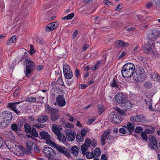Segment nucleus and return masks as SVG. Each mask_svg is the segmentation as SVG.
I'll list each match as a JSON object with an SVG mask.
<instances>
[{"label": "nucleus", "mask_w": 160, "mask_h": 160, "mask_svg": "<svg viewBox=\"0 0 160 160\" xmlns=\"http://www.w3.org/2000/svg\"><path fill=\"white\" fill-rule=\"evenodd\" d=\"M152 5V4L151 2H149L147 4L145 5L146 7L148 8H150Z\"/></svg>", "instance_id": "63"}, {"label": "nucleus", "mask_w": 160, "mask_h": 160, "mask_svg": "<svg viewBox=\"0 0 160 160\" xmlns=\"http://www.w3.org/2000/svg\"><path fill=\"white\" fill-rule=\"evenodd\" d=\"M115 109L119 113L123 116H126V114L125 112L122 110L120 109L119 108L116 107L115 108Z\"/></svg>", "instance_id": "41"}, {"label": "nucleus", "mask_w": 160, "mask_h": 160, "mask_svg": "<svg viewBox=\"0 0 160 160\" xmlns=\"http://www.w3.org/2000/svg\"><path fill=\"white\" fill-rule=\"evenodd\" d=\"M150 141L151 143L154 146L157 147L158 145V143L156 139L154 137L152 136L150 138Z\"/></svg>", "instance_id": "35"}, {"label": "nucleus", "mask_w": 160, "mask_h": 160, "mask_svg": "<svg viewBox=\"0 0 160 160\" xmlns=\"http://www.w3.org/2000/svg\"><path fill=\"white\" fill-rule=\"evenodd\" d=\"M155 44L152 42L145 44L142 46L143 52L146 53L153 54L154 52L153 50L154 48Z\"/></svg>", "instance_id": "6"}, {"label": "nucleus", "mask_w": 160, "mask_h": 160, "mask_svg": "<svg viewBox=\"0 0 160 160\" xmlns=\"http://www.w3.org/2000/svg\"><path fill=\"white\" fill-rule=\"evenodd\" d=\"M16 37L13 36L10 38L7 41L6 44L8 45H11L13 43H15L16 41Z\"/></svg>", "instance_id": "29"}, {"label": "nucleus", "mask_w": 160, "mask_h": 160, "mask_svg": "<svg viewBox=\"0 0 160 160\" xmlns=\"http://www.w3.org/2000/svg\"><path fill=\"white\" fill-rule=\"evenodd\" d=\"M30 48L29 50V53L31 55H32L35 53L36 50L34 49L32 45L30 44Z\"/></svg>", "instance_id": "48"}, {"label": "nucleus", "mask_w": 160, "mask_h": 160, "mask_svg": "<svg viewBox=\"0 0 160 160\" xmlns=\"http://www.w3.org/2000/svg\"><path fill=\"white\" fill-rule=\"evenodd\" d=\"M23 102V101H22L20 102H17L14 103L10 102L8 103V107L9 108H12V109L16 108L18 104H19Z\"/></svg>", "instance_id": "32"}, {"label": "nucleus", "mask_w": 160, "mask_h": 160, "mask_svg": "<svg viewBox=\"0 0 160 160\" xmlns=\"http://www.w3.org/2000/svg\"><path fill=\"white\" fill-rule=\"evenodd\" d=\"M65 126L66 128H72L74 127V125L72 123L66 122L65 123Z\"/></svg>", "instance_id": "46"}, {"label": "nucleus", "mask_w": 160, "mask_h": 160, "mask_svg": "<svg viewBox=\"0 0 160 160\" xmlns=\"http://www.w3.org/2000/svg\"><path fill=\"white\" fill-rule=\"evenodd\" d=\"M122 8V4H119L116 7V10L119 11Z\"/></svg>", "instance_id": "58"}, {"label": "nucleus", "mask_w": 160, "mask_h": 160, "mask_svg": "<svg viewBox=\"0 0 160 160\" xmlns=\"http://www.w3.org/2000/svg\"><path fill=\"white\" fill-rule=\"evenodd\" d=\"M101 154V151L100 149L98 148H96L94 151V154L96 156H99Z\"/></svg>", "instance_id": "42"}, {"label": "nucleus", "mask_w": 160, "mask_h": 160, "mask_svg": "<svg viewBox=\"0 0 160 160\" xmlns=\"http://www.w3.org/2000/svg\"><path fill=\"white\" fill-rule=\"evenodd\" d=\"M15 66V62H13L9 66V68L10 69L13 70Z\"/></svg>", "instance_id": "62"}, {"label": "nucleus", "mask_w": 160, "mask_h": 160, "mask_svg": "<svg viewBox=\"0 0 160 160\" xmlns=\"http://www.w3.org/2000/svg\"><path fill=\"white\" fill-rule=\"evenodd\" d=\"M110 131H108L105 132L102 134L101 138V144L102 146L105 144V140L108 135L110 133Z\"/></svg>", "instance_id": "25"}, {"label": "nucleus", "mask_w": 160, "mask_h": 160, "mask_svg": "<svg viewBox=\"0 0 160 160\" xmlns=\"http://www.w3.org/2000/svg\"><path fill=\"white\" fill-rule=\"evenodd\" d=\"M43 68V66L42 65H39L37 66L36 69L38 71H39L42 69Z\"/></svg>", "instance_id": "59"}, {"label": "nucleus", "mask_w": 160, "mask_h": 160, "mask_svg": "<svg viewBox=\"0 0 160 160\" xmlns=\"http://www.w3.org/2000/svg\"><path fill=\"white\" fill-rule=\"evenodd\" d=\"M53 143H52L50 146L54 147L60 152L63 154L67 156H69L70 154L66 148L61 146L57 145L54 142H53Z\"/></svg>", "instance_id": "9"}, {"label": "nucleus", "mask_w": 160, "mask_h": 160, "mask_svg": "<svg viewBox=\"0 0 160 160\" xmlns=\"http://www.w3.org/2000/svg\"><path fill=\"white\" fill-rule=\"evenodd\" d=\"M10 123L0 117V129H2L7 127Z\"/></svg>", "instance_id": "21"}, {"label": "nucleus", "mask_w": 160, "mask_h": 160, "mask_svg": "<svg viewBox=\"0 0 160 160\" xmlns=\"http://www.w3.org/2000/svg\"><path fill=\"white\" fill-rule=\"evenodd\" d=\"M26 64V69L24 72L26 76L29 77L31 75V73L33 71L35 67V63L32 60L26 59L24 61Z\"/></svg>", "instance_id": "3"}, {"label": "nucleus", "mask_w": 160, "mask_h": 160, "mask_svg": "<svg viewBox=\"0 0 160 160\" xmlns=\"http://www.w3.org/2000/svg\"><path fill=\"white\" fill-rule=\"evenodd\" d=\"M63 72L65 78L67 79H71L73 74L70 66L67 64H65L63 67Z\"/></svg>", "instance_id": "8"}, {"label": "nucleus", "mask_w": 160, "mask_h": 160, "mask_svg": "<svg viewBox=\"0 0 160 160\" xmlns=\"http://www.w3.org/2000/svg\"><path fill=\"white\" fill-rule=\"evenodd\" d=\"M104 2L107 5H111L112 6L113 5L112 2L109 0H105Z\"/></svg>", "instance_id": "60"}, {"label": "nucleus", "mask_w": 160, "mask_h": 160, "mask_svg": "<svg viewBox=\"0 0 160 160\" xmlns=\"http://www.w3.org/2000/svg\"><path fill=\"white\" fill-rule=\"evenodd\" d=\"M24 123L23 120H19L18 124V130H22V128L24 126Z\"/></svg>", "instance_id": "37"}, {"label": "nucleus", "mask_w": 160, "mask_h": 160, "mask_svg": "<svg viewBox=\"0 0 160 160\" xmlns=\"http://www.w3.org/2000/svg\"><path fill=\"white\" fill-rule=\"evenodd\" d=\"M91 140L90 138H87L85 140L84 144L82 146L81 148L83 155H85L86 158L88 159H90L94 157L92 151V152L88 151L89 149L91 148L90 147Z\"/></svg>", "instance_id": "2"}, {"label": "nucleus", "mask_w": 160, "mask_h": 160, "mask_svg": "<svg viewBox=\"0 0 160 160\" xmlns=\"http://www.w3.org/2000/svg\"><path fill=\"white\" fill-rule=\"evenodd\" d=\"M97 142L96 140L95 139H92L91 141L90 144H91L92 146L94 148L97 146Z\"/></svg>", "instance_id": "50"}, {"label": "nucleus", "mask_w": 160, "mask_h": 160, "mask_svg": "<svg viewBox=\"0 0 160 160\" xmlns=\"http://www.w3.org/2000/svg\"><path fill=\"white\" fill-rule=\"evenodd\" d=\"M96 119V118L95 117H93L92 118L89 119L88 122V124H91L94 122Z\"/></svg>", "instance_id": "54"}, {"label": "nucleus", "mask_w": 160, "mask_h": 160, "mask_svg": "<svg viewBox=\"0 0 160 160\" xmlns=\"http://www.w3.org/2000/svg\"><path fill=\"white\" fill-rule=\"evenodd\" d=\"M109 118L111 122L116 124H119L122 120L121 116L114 111L111 112L109 115Z\"/></svg>", "instance_id": "5"}, {"label": "nucleus", "mask_w": 160, "mask_h": 160, "mask_svg": "<svg viewBox=\"0 0 160 160\" xmlns=\"http://www.w3.org/2000/svg\"><path fill=\"white\" fill-rule=\"evenodd\" d=\"M45 111L48 114H51L54 112H55V111L58 109L53 108L50 106L48 105H45Z\"/></svg>", "instance_id": "24"}, {"label": "nucleus", "mask_w": 160, "mask_h": 160, "mask_svg": "<svg viewBox=\"0 0 160 160\" xmlns=\"http://www.w3.org/2000/svg\"><path fill=\"white\" fill-rule=\"evenodd\" d=\"M127 97L122 93L119 92L115 96V101L117 102L119 104H124L126 101Z\"/></svg>", "instance_id": "11"}, {"label": "nucleus", "mask_w": 160, "mask_h": 160, "mask_svg": "<svg viewBox=\"0 0 160 160\" xmlns=\"http://www.w3.org/2000/svg\"><path fill=\"white\" fill-rule=\"evenodd\" d=\"M33 126H34L38 128H40L42 127H43V125L40 123H37L34 125Z\"/></svg>", "instance_id": "57"}, {"label": "nucleus", "mask_w": 160, "mask_h": 160, "mask_svg": "<svg viewBox=\"0 0 160 160\" xmlns=\"http://www.w3.org/2000/svg\"><path fill=\"white\" fill-rule=\"evenodd\" d=\"M58 26V23L56 22H54L48 24L47 26H46L45 30L46 32H49L55 30Z\"/></svg>", "instance_id": "13"}, {"label": "nucleus", "mask_w": 160, "mask_h": 160, "mask_svg": "<svg viewBox=\"0 0 160 160\" xmlns=\"http://www.w3.org/2000/svg\"><path fill=\"white\" fill-rule=\"evenodd\" d=\"M66 137L68 141H73L75 138L76 133L73 131H70L69 132H67Z\"/></svg>", "instance_id": "18"}, {"label": "nucleus", "mask_w": 160, "mask_h": 160, "mask_svg": "<svg viewBox=\"0 0 160 160\" xmlns=\"http://www.w3.org/2000/svg\"><path fill=\"white\" fill-rule=\"evenodd\" d=\"M152 83L150 82H147L144 85V87L147 88H149L152 86Z\"/></svg>", "instance_id": "51"}, {"label": "nucleus", "mask_w": 160, "mask_h": 160, "mask_svg": "<svg viewBox=\"0 0 160 160\" xmlns=\"http://www.w3.org/2000/svg\"><path fill=\"white\" fill-rule=\"evenodd\" d=\"M158 32L156 30H151L148 36V38L150 41H154L156 40L158 37Z\"/></svg>", "instance_id": "15"}, {"label": "nucleus", "mask_w": 160, "mask_h": 160, "mask_svg": "<svg viewBox=\"0 0 160 160\" xmlns=\"http://www.w3.org/2000/svg\"><path fill=\"white\" fill-rule=\"evenodd\" d=\"M153 133V131H145V132H143L141 133V136L144 141H147L148 140V137L146 133L152 134Z\"/></svg>", "instance_id": "26"}, {"label": "nucleus", "mask_w": 160, "mask_h": 160, "mask_svg": "<svg viewBox=\"0 0 160 160\" xmlns=\"http://www.w3.org/2000/svg\"><path fill=\"white\" fill-rule=\"evenodd\" d=\"M122 134L127 135L132 134V131H119Z\"/></svg>", "instance_id": "44"}, {"label": "nucleus", "mask_w": 160, "mask_h": 160, "mask_svg": "<svg viewBox=\"0 0 160 160\" xmlns=\"http://www.w3.org/2000/svg\"><path fill=\"white\" fill-rule=\"evenodd\" d=\"M135 69V67L132 63L129 62L125 64L121 71L122 76L124 78L131 77L134 72Z\"/></svg>", "instance_id": "1"}, {"label": "nucleus", "mask_w": 160, "mask_h": 160, "mask_svg": "<svg viewBox=\"0 0 160 160\" xmlns=\"http://www.w3.org/2000/svg\"><path fill=\"white\" fill-rule=\"evenodd\" d=\"M97 109L98 113L99 114H101L105 110V108L103 105L102 103L98 105Z\"/></svg>", "instance_id": "31"}, {"label": "nucleus", "mask_w": 160, "mask_h": 160, "mask_svg": "<svg viewBox=\"0 0 160 160\" xmlns=\"http://www.w3.org/2000/svg\"><path fill=\"white\" fill-rule=\"evenodd\" d=\"M0 117L10 123L12 119V115L10 111H5L0 113Z\"/></svg>", "instance_id": "12"}, {"label": "nucleus", "mask_w": 160, "mask_h": 160, "mask_svg": "<svg viewBox=\"0 0 160 160\" xmlns=\"http://www.w3.org/2000/svg\"><path fill=\"white\" fill-rule=\"evenodd\" d=\"M58 82L59 84L62 85L63 84V82L62 80V78L61 76H60V77L58 79Z\"/></svg>", "instance_id": "56"}, {"label": "nucleus", "mask_w": 160, "mask_h": 160, "mask_svg": "<svg viewBox=\"0 0 160 160\" xmlns=\"http://www.w3.org/2000/svg\"><path fill=\"white\" fill-rule=\"evenodd\" d=\"M57 135L58 139L62 142H65L66 141V137L60 132V131H53Z\"/></svg>", "instance_id": "17"}, {"label": "nucleus", "mask_w": 160, "mask_h": 160, "mask_svg": "<svg viewBox=\"0 0 160 160\" xmlns=\"http://www.w3.org/2000/svg\"><path fill=\"white\" fill-rule=\"evenodd\" d=\"M146 71V69L145 67L141 66H139L137 70V73L140 77H144L145 75Z\"/></svg>", "instance_id": "22"}, {"label": "nucleus", "mask_w": 160, "mask_h": 160, "mask_svg": "<svg viewBox=\"0 0 160 160\" xmlns=\"http://www.w3.org/2000/svg\"><path fill=\"white\" fill-rule=\"evenodd\" d=\"M123 44V41L119 40L116 41L115 44L117 48L122 47V45Z\"/></svg>", "instance_id": "39"}, {"label": "nucleus", "mask_w": 160, "mask_h": 160, "mask_svg": "<svg viewBox=\"0 0 160 160\" xmlns=\"http://www.w3.org/2000/svg\"><path fill=\"white\" fill-rule=\"evenodd\" d=\"M88 131H81V133H78L76 135L77 141L79 142H81L83 140V137L87 133Z\"/></svg>", "instance_id": "16"}, {"label": "nucleus", "mask_w": 160, "mask_h": 160, "mask_svg": "<svg viewBox=\"0 0 160 160\" xmlns=\"http://www.w3.org/2000/svg\"><path fill=\"white\" fill-rule=\"evenodd\" d=\"M123 108L126 111L130 110L132 108V104L129 101H125L124 102Z\"/></svg>", "instance_id": "28"}, {"label": "nucleus", "mask_w": 160, "mask_h": 160, "mask_svg": "<svg viewBox=\"0 0 160 160\" xmlns=\"http://www.w3.org/2000/svg\"><path fill=\"white\" fill-rule=\"evenodd\" d=\"M80 71L79 70L77 69L75 70L74 72V75L75 77L77 78H78L80 74Z\"/></svg>", "instance_id": "52"}, {"label": "nucleus", "mask_w": 160, "mask_h": 160, "mask_svg": "<svg viewBox=\"0 0 160 160\" xmlns=\"http://www.w3.org/2000/svg\"><path fill=\"white\" fill-rule=\"evenodd\" d=\"M130 120L131 122H138V116H134L131 117L130 118Z\"/></svg>", "instance_id": "43"}, {"label": "nucleus", "mask_w": 160, "mask_h": 160, "mask_svg": "<svg viewBox=\"0 0 160 160\" xmlns=\"http://www.w3.org/2000/svg\"><path fill=\"white\" fill-rule=\"evenodd\" d=\"M35 145L32 142L29 140L27 141L26 143V149L28 152L31 153L33 150V146Z\"/></svg>", "instance_id": "19"}, {"label": "nucleus", "mask_w": 160, "mask_h": 160, "mask_svg": "<svg viewBox=\"0 0 160 160\" xmlns=\"http://www.w3.org/2000/svg\"><path fill=\"white\" fill-rule=\"evenodd\" d=\"M37 98L39 99V100L37 101V102L42 103L43 102V100L44 99V97L39 96V97H37Z\"/></svg>", "instance_id": "53"}, {"label": "nucleus", "mask_w": 160, "mask_h": 160, "mask_svg": "<svg viewBox=\"0 0 160 160\" xmlns=\"http://www.w3.org/2000/svg\"><path fill=\"white\" fill-rule=\"evenodd\" d=\"M48 118L47 115L39 116L37 119V121L39 123H43L47 121Z\"/></svg>", "instance_id": "27"}, {"label": "nucleus", "mask_w": 160, "mask_h": 160, "mask_svg": "<svg viewBox=\"0 0 160 160\" xmlns=\"http://www.w3.org/2000/svg\"><path fill=\"white\" fill-rule=\"evenodd\" d=\"M71 153L74 156H77L78 154V149L77 146H74L71 149Z\"/></svg>", "instance_id": "30"}, {"label": "nucleus", "mask_w": 160, "mask_h": 160, "mask_svg": "<svg viewBox=\"0 0 160 160\" xmlns=\"http://www.w3.org/2000/svg\"><path fill=\"white\" fill-rule=\"evenodd\" d=\"M78 33V31L77 30H76L75 31L73 32L72 35V37L73 38H75L77 36Z\"/></svg>", "instance_id": "61"}, {"label": "nucleus", "mask_w": 160, "mask_h": 160, "mask_svg": "<svg viewBox=\"0 0 160 160\" xmlns=\"http://www.w3.org/2000/svg\"><path fill=\"white\" fill-rule=\"evenodd\" d=\"M126 128L128 129V130H134L135 127L134 124L130 122H128L126 125V126H124Z\"/></svg>", "instance_id": "33"}, {"label": "nucleus", "mask_w": 160, "mask_h": 160, "mask_svg": "<svg viewBox=\"0 0 160 160\" xmlns=\"http://www.w3.org/2000/svg\"><path fill=\"white\" fill-rule=\"evenodd\" d=\"M138 116V122H144L145 121V117L142 115Z\"/></svg>", "instance_id": "47"}, {"label": "nucleus", "mask_w": 160, "mask_h": 160, "mask_svg": "<svg viewBox=\"0 0 160 160\" xmlns=\"http://www.w3.org/2000/svg\"><path fill=\"white\" fill-rule=\"evenodd\" d=\"M59 110L57 109L55 111V112L52 113L50 115V118L51 120L55 121L59 118L60 116L58 114Z\"/></svg>", "instance_id": "23"}, {"label": "nucleus", "mask_w": 160, "mask_h": 160, "mask_svg": "<svg viewBox=\"0 0 160 160\" xmlns=\"http://www.w3.org/2000/svg\"><path fill=\"white\" fill-rule=\"evenodd\" d=\"M119 82L116 77H114L112 81L110 82V84L111 87L112 88H118L119 86Z\"/></svg>", "instance_id": "20"}, {"label": "nucleus", "mask_w": 160, "mask_h": 160, "mask_svg": "<svg viewBox=\"0 0 160 160\" xmlns=\"http://www.w3.org/2000/svg\"><path fill=\"white\" fill-rule=\"evenodd\" d=\"M43 154L47 157L49 160H59L56 156V155L52 148L49 147L45 148L43 150Z\"/></svg>", "instance_id": "4"}, {"label": "nucleus", "mask_w": 160, "mask_h": 160, "mask_svg": "<svg viewBox=\"0 0 160 160\" xmlns=\"http://www.w3.org/2000/svg\"><path fill=\"white\" fill-rule=\"evenodd\" d=\"M62 128L61 125H58L56 124H52V130H62Z\"/></svg>", "instance_id": "34"}, {"label": "nucleus", "mask_w": 160, "mask_h": 160, "mask_svg": "<svg viewBox=\"0 0 160 160\" xmlns=\"http://www.w3.org/2000/svg\"><path fill=\"white\" fill-rule=\"evenodd\" d=\"M74 12H72V13L69 14L67 15L68 19L69 20L71 19L74 17Z\"/></svg>", "instance_id": "55"}, {"label": "nucleus", "mask_w": 160, "mask_h": 160, "mask_svg": "<svg viewBox=\"0 0 160 160\" xmlns=\"http://www.w3.org/2000/svg\"><path fill=\"white\" fill-rule=\"evenodd\" d=\"M40 136L46 141V143L50 145L53 143V142L51 140V137L50 135L47 132L44 131H42L40 133Z\"/></svg>", "instance_id": "10"}, {"label": "nucleus", "mask_w": 160, "mask_h": 160, "mask_svg": "<svg viewBox=\"0 0 160 160\" xmlns=\"http://www.w3.org/2000/svg\"><path fill=\"white\" fill-rule=\"evenodd\" d=\"M152 78L154 81H160V76L158 74H155L152 76Z\"/></svg>", "instance_id": "45"}, {"label": "nucleus", "mask_w": 160, "mask_h": 160, "mask_svg": "<svg viewBox=\"0 0 160 160\" xmlns=\"http://www.w3.org/2000/svg\"><path fill=\"white\" fill-rule=\"evenodd\" d=\"M11 128L12 130H18V125L16 123L12 124Z\"/></svg>", "instance_id": "49"}, {"label": "nucleus", "mask_w": 160, "mask_h": 160, "mask_svg": "<svg viewBox=\"0 0 160 160\" xmlns=\"http://www.w3.org/2000/svg\"><path fill=\"white\" fill-rule=\"evenodd\" d=\"M101 160H107V157L105 154H103L101 155Z\"/></svg>", "instance_id": "64"}, {"label": "nucleus", "mask_w": 160, "mask_h": 160, "mask_svg": "<svg viewBox=\"0 0 160 160\" xmlns=\"http://www.w3.org/2000/svg\"><path fill=\"white\" fill-rule=\"evenodd\" d=\"M21 131H15L18 136L21 137H26V136L30 138H32V136L37 137L38 136V134L36 131H25L26 133L22 134L20 132Z\"/></svg>", "instance_id": "7"}, {"label": "nucleus", "mask_w": 160, "mask_h": 160, "mask_svg": "<svg viewBox=\"0 0 160 160\" xmlns=\"http://www.w3.org/2000/svg\"><path fill=\"white\" fill-rule=\"evenodd\" d=\"M20 91L21 89L20 88L18 87L14 91L13 93V96L15 97H18L20 95Z\"/></svg>", "instance_id": "36"}, {"label": "nucleus", "mask_w": 160, "mask_h": 160, "mask_svg": "<svg viewBox=\"0 0 160 160\" xmlns=\"http://www.w3.org/2000/svg\"><path fill=\"white\" fill-rule=\"evenodd\" d=\"M24 130H35L34 128H32L30 125L28 123H25L24 124Z\"/></svg>", "instance_id": "38"}, {"label": "nucleus", "mask_w": 160, "mask_h": 160, "mask_svg": "<svg viewBox=\"0 0 160 160\" xmlns=\"http://www.w3.org/2000/svg\"><path fill=\"white\" fill-rule=\"evenodd\" d=\"M56 102L58 106L63 107L66 105V103L63 96L58 95L56 98Z\"/></svg>", "instance_id": "14"}, {"label": "nucleus", "mask_w": 160, "mask_h": 160, "mask_svg": "<svg viewBox=\"0 0 160 160\" xmlns=\"http://www.w3.org/2000/svg\"><path fill=\"white\" fill-rule=\"evenodd\" d=\"M37 99L35 97H29L26 98V101L32 102H36Z\"/></svg>", "instance_id": "40"}]
</instances>
